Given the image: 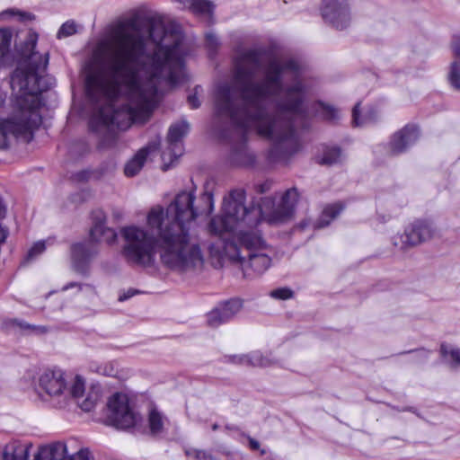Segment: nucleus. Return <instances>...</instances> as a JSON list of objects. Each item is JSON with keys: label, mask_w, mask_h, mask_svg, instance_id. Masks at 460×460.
Segmentation results:
<instances>
[{"label": "nucleus", "mask_w": 460, "mask_h": 460, "mask_svg": "<svg viewBox=\"0 0 460 460\" xmlns=\"http://www.w3.org/2000/svg\"><path fill=\"white\" fill-rule=\"evenodd\" d=\"M193 201L192 193L181 192L166 208L155 205L147 210V229L134 224L121 227L122 254L127 261L150 267L158 252L162 262L172 270H200L204 260L199 243L185 226L197 216Z\"/></svg>", "instance_id": "f257e3e1"}, {"label": "nucleus", "mask_w": 460, "mask_h": 460, "mask_svg": "<svg viewBox=\"0 0 460 460\" xmlns=\"http://www.w3.org/2000/svg\"><path fill=\"white\" fill-rule=\"evenodd\" d=\"M181 40L179 31L134 13L113 22L90 49L92 58H179Z\"/></svg>", "instance_id": "f03ea898"}, {"label": "nucleus", "mask_w": 460, "mask_h": 460, "mask_svg": "<svg viewBox=\"0 0 460 460\" xmlns=\"http://www.w3.org/2000/svg\"><path fill=\"white\" fill-rule=\"evenodd\" d=\"M28 107L22 108L12 116L0 119V149L8 146L10 135L25 142L32 139L33 130L41 122L39 112L40 102L37 95H29L26 99Z\"/></svg>", "instance_id": "7ed1b4c3"}, {"label": "nucleus", "mask_w": 460, "mask_h": 460, "mask_svg": "<svg viewBox=\"0 0 460 460\" xmlns=\"http://www.w3.org/2000/svg\"><path fill=\"white\" fill-rule=\"evenodd\" d=\"M298 199L299 194L296 188L287 190L278 201L266 199L261 206L263 220L271 225L287 222L293 217Z\"/></svg>", "instance_id": "20e7f679"}, {"label": "nucleus", "mask_w": 460, "mask_h": 460, "mask_svg": "<svg viewBox=\"0 0 460 460\" xmlns=\"http://www.w3.org/2000/svg\"><path fill=\"white\" fill-rule=\"evenodd\" d=\"M109 421L118 429H131L141 424L142 418L130 403L128 396L116 393L107 402Z\"/></svg>", "instance_id": "39448f33"}, {"label": "nucleus", "mask_w": 460, "mask_h": 460, "mask_svg": "<svg viewBox=\"0 0 460 460\" xmlns=\"http://www.w3.org/2000/svg\"><path fill=\"white\" fill-rule=\"evenodd\" d=\"M320 10L323 20L338 31L346 30L351 24L352 16L348 0H322Z\"/></svg>", "instance_id": "423d86ee"}, {"label": "nucleus", "mask_w": 460, "mask_h": 460, "mask_svg": "<svg viewBox=\"0 0 460 460\" xmlns=\"http://www.w3.org/2000/svg\"><path fill=\"white\" fill-rule=\"evenodd\" d=\"M435 233L432 225L424 220H416L405 228L404 233L394 237V245L405 250L430 240Z\"/></svg>", "instance_id": "0eeeda50"}, {"label": "nucleus", "mask_w": 460, "mask_h": 460, "mask_svg": "<svg viewBox=\"0 0 460 460\" xmlns=\"http://www.w3.org/2000/svg\"><path fill=\"white\" fill-rule=\"evenodd\" d=\"M229 248L234 252L232 259L241 267L243 275L248 278H253L266 271L271 262L267 252L258 253H248V260H245L239 253L236 246L231 244Z\"/></svg>", "instance_id": "6e6552de"}, {"label": "nucleus", "mask_w": 460, "mask_h": 460, "mask_svg": "<svg viewBox=\"0 0 460 460\" xmlns=\"http://www.w3.org/2000/svg\"><path fill=\"white\" fill-rule=\"evenodd\" d=\"M419 137L420 131L417 126L406 125L392 136L389 143L391 153L399 155L405 152L417 142Z\"/></svg>", "instance_id": "1a4fd4ad"}, {"label": "nucleus", "mask_w": 460, "mask_h": 460, "mask_svg": "<svg viewBox=\"0 0 460 460\" xmlns=\"http://www.w3.org/2000/svg\"><path fill=\"white\" fill-rule=\"evenodd\" d=\"M242 307L243 303L240 299H232L225 302L220 307L214 309L208 314V325L211 327L218 326L238 314Z\"/></svg>", "instance_id": "9d476101"}, {"label": "nucleus", "mask_w": 460, "mask_h": 460, "mask_svg": "<svg viewBox=\"0 0 460 460\" xmlns=\"http://www.w3.org/2000/svg\"><path fill=\"white\" fill-rule=\"evenodd\" d=\"M64 374L60 370H46L39 378L40 387L50 396H57L66 388Z\"/></svg>", "instance_id": "9b49d317"}, {"label": "nucleus", "mask_w": 460, "mask_h": 460, "mask_svg": "<svg viewBox=\"0 0 460 460\" xmlns=\"http://www.w3.org/2000/svg\"><path fill=\"white\" fill-rule=\"evenodd\" d=\"M100 221L95 223L90 231V241L94 243H105L113 245L117 243V233L114 229L104 226L105 216L100 212Z\"/></svg>", "instance_id": "f8f14e48"}, {"label": "nucleus", "mask_w": 460, "mask_h": 460, "mask_svg": "<svg viewBox=\"0 0 460 460\" xmlns=\"http://www.w3.org/2000/svg\"><path fill=\"white\" fill-rule=\"evenodd\" d=\"M224 211L222 221L226 229H231L239 219L244 217L246 208L243 204L231 199L224 204Z\"/></svg>", "instance_id": "ddd939ff"}, {"label": "nucleus", "mask_w": 460, "mask_h": 460, "mask_svg": "<svg viewBox=\"0 0 460 460\" xmlns=\"http://www.w3.org/2000/svg\"><path fill=\"white\" fill-rule=\"evenodd\" d=\"M31 445L19 440H12L3 450V460H29Z\"/></svg>", "instance_id": "4468645a"}, {"label": "nucleus", "mask_w": 460, "mask_h": 460, "mask_svg": "<svg viewBox=\"0 0 460 460\" xmlns=\"http://www.w3.org/2000/svg\"><path fill=\"white\" fill-rule=\"evenodd\" d=\"M345 159L342 149L336 145H322L321 156L318 164L325 166H332L342 164Z\"/></svg>", "instance_id": "2eb2a0df"}, {"label": "nucleus", "mask_w": 460, "mask_h": 460, "mask_svg": "<svg viewBox=\"0 0 460 460\" xmlns=\"http://www.w3.org/2000/svg\"><path fill=\"white\" fill-rule=\"evenodd\" d=\"M342 119L341 110L335 105L318 100V119L331 126H337Z\"/></svg>", "instance_id": "dca6fc26"}, {"label": "nucleus", "mask_w": 460, "mask_h": 460, "mask_svg": "<svg viewBox=\"0 0 460 460\" xmlns=\"http://www.w3.org/2000/svg\"><path fill=\"white\" fill-rule=\"evenodd\" d=\"M69 458L66 446L57 442L40 448L37 460H66Z\"/></svg>", "instance_id": "f3484780"}, {"label": "nucleus", "mask_w": 460, "mask_h": 460, "mask_svg": "<svg viewBox=\"0 0 460 460\" xmlns=\"http://www.w3.org/2000/svg\"><path fill=\"white\" fill-rule=\"evenodd\" d=\"M225 358L227 362L249 367H267L270 365V361L260 353L241 356L230 355L226 356Z\"/></svg>", "instance_id": "a211bd4d"}, {"label": "nucleus", "mask_w": 460, "mask_h": 460, "mask_svg": "<svg viewBox=\"0 0 460 460\" xmlns=\"http://www.w3.org/2000/svg\"><path fill=\"white\" fill-rule=\"evenodd\" d=\"M360 102H357L352 109V125L363 127L368 124L376 123L378 120V111L371 107L363 115H360Z\"/></svg>", "instance_id": "6ab92c4d"}, {"label": "nucleus", "mask_w": 460, "mask_h": 460, "mask_svg": "<svg viewBox=\"0 0 460 460\" xmlns=\"http://www.w3.org/2000/svg\"><path fill=\"white\" fill-rule=\"evenodd\" d=\"M38 38L39 36L35 31H28L24 40L17 46L20 58H33L38 54L36 51Z\"/></svg>", "instance_id": "aec40b11"}, {"label": "nucleus", "mask_w": 460, "mask_h": 460, "mask_svg": "<svg viewBox=\"0 0 460 460\" xmlns=\"http://www.w3.org/2000/svg\"><path fill=\"white\" fill-rule=\"evenodd\" d=\"M189 126L186 122L177 123L172 125L169 129L168 139L170 141V147L168 151L164 152L163 156L165 159L166 156L171 157L172 150L177 147L178 142L187 133Z\"/></svg>", "instance_id": "412c9836"}, {"label": "nucleus", "mask_w": 460, "mask_h": 460, "mask_svg": "<svg viewBox=\"0 0 460 460\" xmlns=\"http://www.w3.org/2000/svg\"><path fill=\"white\" fill-rule=\"evenodd\" d=\"M149 153V146L140 149L135 155V156L126 164V175L130 177L135 176L142 169Z\"/></svg>", "instance_id": "4be33fe9"}, {"label": "nucleus", "mask_w": 460, "mask_h": 460, "mask_svg": "<svg viewBox=\"0 0 460 460\" xmlns=\"http://www.w3.org/2000/svg\"><path fill=\"white\" fill-rule=\"evenodd\" d=\"M243 246L248 253H258L268 252L269 247L262 238L255 234H246L242 239Z\"/></svg>", "instance_id": "5701e85b"}, {"label": "nucleus", "mask_w": 460, "mask_h": 460, "mask_svg": "<svg viewBox=\"0 0 460 460\" xmlns=\"http://www.w3.org/2000/svg\"><path fill=\"white\" fill-rule=\"evenodd\" d=\"M343 209L344 205L341 202L325 206L322 211L320 218L318 219V228L329 226V224L336 218Z\"/></svg>", "instance_id": "b1692460"}, {"label": "nucleus", "mask_w": 460, "mask_h": 460, "mask_svg": "<svg viewBox=\"0 0 460 460\" xmlns=\"http://www.w3.org/2000/svg\"><path fill=\"white\" fill-rule=\"evenodd\" d=\"M100 397V391L94 387H91L86 394H84V397L76 402L82 410L90 411L96 406Z\"/></svg>", "instance_id": "393cba45"}, {"label": "nucleus", "mask_w": 460, "mask_h": 460, "mask_svg": "<svg viewBox=\"0 0 460 460\" xmlns=\"http://www.w3.org/2000/svg\"><path fill=\"white\" fill-rule=\"evenodd\" d=\"M13 32L8 28H0V58H7L11 51Z\"/></svg>", "instance_id": "a878e982"}, {"label": "nucleus", "mask_w": 460, "mask_h": 460, "mask_svg": "<svg viewBox=\"0 0 460 460\" xmlns=\"http://www.w3.org/2000/svg\"><path fill=\"white\" fill-rule=\"evenodd\" d=\"M83 29V26L75 22L74 20H69L64 22L57 32V39L61 40L73 35H75Z\"/></svg>", "instance_id": "bb28decb"}, {"label": "nucleus", "mask_w": 460, "mask_h": 460, "mask_svg": "<svg viewBox=\"0 0 460 460\" xmlns=\"http://www.w3.org/2000/svg\"><path fill=\"white\" fill-rule=\"evenodd\" d=\"M89 67H85V79L86 83L89 86L94 84L95 83H99L103 80L105 74L102 71H98L97 73H92L91 68L98 69L99 63L97 59H92L88 65Z\"/></svg>", "instance_id": "cd10ccee"}, {"label": "nucleus", "mask_w": 460, "mask_h": 460, "mask_svg": "<svg viewBox=\"0 0 460 460\" xmlns=\"http://www.w3.org/2000/svg\"><path fill=\"white\" fill-rule=\"evenodd\" d=\"M148 422L153 434H158L164 430V418L156 409L149 411Z\"/></svg>", "instance_id": "c85d7f7f"}, {"label": "nucleus", "mask_w": 460, "mask_h": 460, "mask_svg": "<svg viewBox=\"0 0 460 460\" xmlns=\"http://www.w3.org/2000/svg\"><path fill=\"white\" fill-rule=\"evenodd\" d=\"M213 8V4L208 0H194L189 7V9L195 14L208 16L212 14Z\"/></svg>", "instance_id": "c756f323"}, {"label": "nucleus", "mask_w": 460, "mask_h": 460, "mask_svg": "<svg viewBox=\"0 0 460 460\" xmlns=\"http://www.w3.org/2000/svg\"><path fill=\"white\" fill-rule=\"evenodd\" d=\"M2 17H13L19 22H27L35 20V15L21 10L9 9L2 13Z\"/></svg>", "instance_id": "7c9ffc66"}, {"label": "nucleus", "mask_w": 460, "mask_h": 460, "mask_svg": "<svg viewBox=\"0 0 460 460\" xmlns=\"http://www.w3.org/2000/svg\"><path fill=\"white\" fill-rule=\"evenodd\" d=\"M70 392L72 396L76 400H80L84 397L85 394V381L80 376H76L74 379V382L71 385Z\"/></svg>", "instance_id": "2f4dec72"}, {"label": "nucleus", "mask_w": 460, "mask_h": 460, "mask_svg": "<svg viewBox=\"0 0 460 460\" xmlns=\"http://www.w3.org/2000/svg\"><path fill=\"white\" fill-rule=\"evenodd\" d=\"M448 80L450 84L456 90H460V59H457L451 64Z\"/></svg>", "instance_id": "473e14b6"}, {"label": "nucleus", "mask_w": 460, "mask_h": 460, "mask_svg": "<svg viewBox=\"0 0 460 460\" xmlns=\"http://www.w3.org/2000/svg\"><path fill=\"white\" fill-rule=\"evenodd\" d=\"M90 256L89 250L85 243H75L72 246V258L75 262H79Z\"/></svg>", "instance_id": "72a5a7b5"}, {"label": "nucleus", "mask_w": 460, "mask_h": 460, "mask_svg": "<svg viewBox=\"0 0 460 460\" xmlns=\"http://www.w3.org/2000/svg\"><path fill=\"white\" fill-rule=\"evenodd\" d=\"M440 353L442 357H447L450 355L453 362L452 367H456L460 366V349H451L448 350V347L446 344H441L440 346Z\"/></svg>", "instance_id": "f704fd0d"}, {"label": "nucleus", "mask_w": 460, "mask_h": 460, "mask_svg": "<svg viewBox=\"0 0 460 460\" xmlns=\"http://www.w3.org/2000/svg\"><path fill=\"white\" fill-rule=\"evenodd\" d=\"M270 296L279 300H287L294 296V291L287 287L279 288L270 292Z\"/></svg>", "instance_id": "c9c22d12"}, {"label": "nucleus", "mask_w": 460, "mask_h": 460, "mask_svg": "<svg viewBox=\"0 0 460 460\" xmlns=\"http://www.w3.org/2000/svg\"><path fill=\"white\" fill-rule=\"evenodd\" d=\"M46 250V244L45 242L40 241L35 243L31 249L28 251V253L26 255V260L31 261L37 257L38 255L41 254Z\"/></svg>", "instance_id": "e433bc0d"}, {"label": "nucleus", "mask_w": 460, "mask_h": 460, "mask_svg": "<svg viewBox=\"0 0 460 460\" xmlns=\"http://www.w3.org/2000/svg\"><path fill=\"white\" fill-rule=\"evenodd\" d=\"M68 460H92V456L87 448H82L75 454L70 455Z\"/></svg>", "instance_id": "4c0bfd02"}, {"label": "nucleus", "mask_w": 460, "mask_h": 460, "mask_svg": "<svg viewBox=\"0 0 460 460\" xmlns=\"http://www.w3.org/2000/svg\"><path fill=\"white\" fill-rule=\"evenodd\" d=\"M206 45L210 50H216L219 46L217 37L213 33H208L206 35Z\"/></svg>", "instance_id": "58836bf2"}, {"label": "nucleus", "mask_w": 460, "mask_h": 460, "mask_svg": "<svg viewBox=\"0 0 460 460\" xmlns=\"http://www.w3.org/2000/svg\"><path fill=\"white\" fill-rule=\"evenodd\" d=\"M450 48L456 58H460V35L453 36Z\"/></svg>", "instance_id": "ea45409f"}, {"label": "nucleus", "mask_w": 460, "mask_h": 460, "mask_svg": "<svg viewBox=\"0 0 460 460\" xmlns=\"http://www.w3.org/2000/svg\"><path fill=\"white\" fill-rule=\"evenodd\" d=\"M247 439H248L249 447H250L251 450H252V451H260V454L261 456L266 454V451L264 449L261 448L260 443L256 439H254V438H252L251 437H247Z\"/></svg>", "instance_id": "a19ab883"}, {"label": "nucleus", "mask_w": 460, "mask_h": 460, "mask_svg": "<svg viewBox=\"0 0 460 460\" xmlns=\"http://www.w3.org/2000/svg\"><path fill=\"white\" fill-rule=\"evenodd\" d=\"M19 326L22 329L30 330V331H32L35 332H40V333H44L47 332V329L43 326H34V325H30L27 323H19Z\"/></svg>", "instance_id": "79ce46f5"}, {"label": "nucleus", "mask_w": 460, "mask_h": 460, "mask_svg": "<svg viewBox=\"0 0 460 460\" xmlns=\"http://www.w3.org/2000/svg\"><path fill=\"white\" fill-rule=\"evenodd\" d=\"M191 456H193L198 460H211V456L207 454L205 451L201 450H194L191 453Z\"/></svg>", "instance_id": "37998d69"}, {"label": "nucleus", "mask_w": 460, "mask_h": 460, "mask_svg": "<svg viewBox=\"0 0 460 460\" xmlns=\"http://www.w3.org/2000/svg\"><path fill=\"white\" fill-rule=\"evenodd\" d=\"M188 102H189L190 105L191 106V108H193V109H196L199 106V100L195 95L189 96Z\"/></svg>", "instance_id": "c03bdc74"}, {"label": "nucleus", "mask_w": 460, "mask_h": 460, "mask_svg": "<svg viewBox=\"0 0 460 460\" xmlns=\"http://www.w3.org/2000/svg\"><path fill=\"white\" fill-rule=\"evenodd\" d=\"M136 293H137V291H135L133 289H129L127 293L119 296V301H124V300L133 296Z\"/></svg>", "instance_id": "a18cd8bd"}, {"label": "nucleus", "mask_w": 460, "mask_h": 460, "mask_svg": "<svg viewBox=\"0 0 460 460\" xmlns=\"http://www.w3.org/2000/svg\"><path fill=\"white\" fill-rule=\"evenodd\" d=\"M259 133L261 135H264V136H268L270 134V130L269 128L264 129V128H261L259 129Z\"/></svg>", "instance_id": "49530a36"}, {"label": "nucleus", "mask_w": 460, "mask_h": 460, "mask_svg": "<svg viewBox=\"0 0 460 460\" xmlns=\"http://www.w3.org/2000/svg\"><path fill=\"white\" fill-rule=\"evenodd\" d=\"M115 120H116V117H115V116H113L110 120H109V119H103V123H104V124H108L109 122H111V123H115Z\"/></svg>", "instance_id": "de8ad7c7"}, {"label": "nucleus", "mask_w": 460, "mask_h": 460, "mask_svg": "<svg viewBox=\"0 0 460 460\" xmlns=\"http://www.w3.org/2000/svg\"><path fill=\"white\" fill-rule=\"evenodd\" d=\"M75 286H77V284H75V283H70L69 284V287H75ZM66 288H68V286Z\"/></svg>", "instance_id": "09e8293b"}, {"label": "nucleus", "mask_w": 460, "mask_h": 460, "mask_svg": "<svg viewBox=\"0 0 460 460\" xmlns=\"http://www.w3.org/2000/svg\"><path fill=\"white\" fill-rule=\"evenodd\" d=\"M119 74H120V72H119V71H115L114 75H115V76H117V75H119Z\"/></svg>", "instance_id": "8fccbe9b"}, {"label": "nucleus", "mask_w": 460, "mask_h": 460, "mask_svg": "<svg viewBox=\"0 0 460 460\" xmlns=\"http://www.w3.org/2000/svg\"><path fill=\"white\" fill-rule=\"evenodd\" d=\"M217 429V425L213 426V429Z\"/></svg>", "instance_id": "3c124183"}, {"label": "nucleus", "mask_w": 460, "mask_h": 460, "mask_svg": "<svg viewBox=\"0 0 460 460\" xmlns=\"http://www.w3.org/2000/svg\"><path fill=\"white\" fill-rule=\"evenodd\" d=\"M119 61H125L126 59H124V58H121V59H119Z\"/></svg>", "instance_id": "603ef678"}]
</instances>
